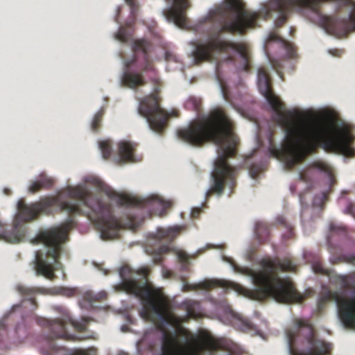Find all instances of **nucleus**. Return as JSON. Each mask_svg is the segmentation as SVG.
I'll return each instance as SVG.
<instances>
[{"label":"nucleus","mask_w":355,"mask_h":355,"mask_svg":"<svg viewBox=\"0 0 355 355\" xmlns=\"http://www.w3.org/2000/svg\"><path fill=\"white\" fill-rule=\"evenodd\" d=\"M66 192L69 198L80 201L85 209H83L78 203L63 201L58 197H46L31 205H26L24 199H20L12 230H7L6 224L0 219V240L17 243L24 240L26 233V227L22 223L34 220L40 213L53 206H58L62 211L69 214V218L66 222L59 227L41 232L33 241V243H41L46 248L45 252L38 250L35 252L34 263L36 274L50 280L55 278V271L61 266L60 257L64 251L63 245L67 241L69 231L76 225L73 216H86L101 232L104 239L116 237L121 227L113 214L110 202H103L83 187H68Z\"/></svg>","instance_id":"f257e3e1"},{"label":"nucleus","mask_w":355,"mask_h":355,"mask_svg":"<svg viewBox=\"0 0 355 355\" xmlns=\"http://www.w3.org/2000/svg\"><path fill=\"white\" fill-rule=\"evenodd\" d=\"M257 82L261 94L277 114L276 121L286 132L279 146L275 143L273 133L268 135V150L275 157L283 159L288 169L303 162L319 147L329 153H338L354 157L355 140L352 127L337 124L331 119L315 120L294 111L284 112V105L275 94L267 69H258Z\"/></svg>","instance_id":"f03ea898"},{"label":"nucleus","mask_w":355,"mask_h":355,"mask_svg":"<svg viewBox=\"0 0 355 355\" xmlns=\"http://www.w3.org/2000/svg\"><path fill=\"white\" fill-rule=\"evenodd\" d=\"M177 135L180 139L193 146L212 142L218 147L210 187L205 193L206 200L213 195L221 196L225 185L231 190L234 189L237 173L227 159L236 155L239 139L234 132V123L225 109L216 107L211 110L206 116L179 129Z\"/></svg>","instance_id":"7ed1b4c3"},{"label":"nucleus","mask_w":355,"mask_h":355,"mask_svg":"<svg viewBox=\"0 0 355 355\" xmlns=\"http://www.w3.org/2000/svg\"><path fill=\"white\" fill-rule=\"evenodd\" d=\"M149 272L147 268H139L136 273L144 279L139 282L134 278L135 272L132 268L128 266H122L119 270L122 282L117 287L141 300L143 306L141 313L142 318L159 323L158 327H161L164 323L174 327L180 326L182 320L171 312L169 300L164 293L163 289L156 288L148 282Z\"/></svg>","instance_id":"20e7f679"},{"label":"nucleus","mask_w":355,"mask_h":355,"mask_svg":"<svg viewBox=\"0 0 355 355\" xmlns=\"http://www.w3.org/2000/svg\"><path fill=\"white\" fill-rule=\"evenodd\" d=\"M160 355H242V350L231 340L208 331L193 333L180 327L175 333H164Z\"/></svg>","instance_id":"39448f33"},{"label":"nucleus","mask_w":355,"mask_h":355,"mask_svg":"<svg viewBox=\"0 0 355 355\" xmlns=\"http://www.w3.org/2000/svg\"><path fill=\"white\" fill-rule=\"evenodd\" d=\"M261 269L250 270L254 284L257 287L260 299L272 297L281 303L302 302L304 297L297 291L289 278H281L279 272L294 271L295 266L288 259H263Z\"/></svg>","instance_id":"423d86ee"},{"label":"nucleus","mask_w":355,"mask_h":355,"mask_svg":"<svg viewBox=\"0 0 355 355\" xmlns=\"http://www.w3.org/2000/svg\"><path fill=\"white\" fill-rule=\"evenodd\" d=\"M290 355H329L330 343L315 336L313 325L307 320L294 318L285 330Z\"/></svg>","instance_id":"0eeeda50"},{"label":"nucleus","mask_w":355,"mask_h":355,"mask_svg":"<svg viewBox=\"0 0 355 355\" xmlns=\"http://www.w3.org/2000/svg\"><path fill=\"white\" fill-rule=\"evenodd\" d=\"M151 44L146 40H135L132 46L134 55L131 59L124 60L126 69L121 76V84L131 89L144 86L146 81L143 73L155 70L149 56Z\"/></svg>","instance_id":"6e6552de"},{"label":"nucleus","mask_w":355,"mask_h":355,"mask_svg":"<svg viewBox=\"0 0 355 355\" xmlns=\"http://www.w3.org/2000/svg\"><path fill=\"white\" fill-rule=\"evenodd\" d=\"M151 80L155 85L154 92L140 101L138 111L139 114L146 119L150 128L162 135L167 127L169 114L160 107V80L157 78Z\"/></svg>","instance_id":"1a4fd4ad"},{"label":"nucleus","mask_w":355,"mask_h":355,"mask_svg":"<svg viewBox=\"0 0 355 355\" xmlns=\"http://www.w3.org/2000/svg\"><path fill=\"white\" fill-rule=\"evenodd\" d=\"M37 323L43 327L49 329V334L47 338L53 340L61 338L66 340H71L72 336H71L66 329V326L71 324L76 330L79 331H84L87 328V321L84 320L78 322L73 320L68 312H65L62 318L55 319L53 320H48L45 318H37Z\"/></svg>","instance_id":"9d476101"},{"label":"nucleus","mask_w":355,"mask_h":355,"mask_svg":"<svg viewBox=\"0 0 355 355\" xmlns=\"http://www.w3.org/2000/svg\"><path fill=\"white\" fill-rule=\"evenodd\" d=\"M334 300L338 306L340 318L347 327L355 329V291L354 297L348 299L339 295L337 292L328 291L319 301V309L325 302Z\"/></svg>","instance_id":"9b49d317"},{"label":"nucleus","mask_w":355,"mask_h":355,"mask_svg":"<svg viewBox=\"0 0 355 355\" xmlns=\"http://www.w3.org/2000/svg\"><path fill=\"white\" fill-rule=\"evenodd\" d=\"M108 195L121 206L146 207L157 205L164 209L168 207L164 200L156 195H153L147 198H139L130 194L119 193L114 191L110 192Z\"/></svg>","instance_id":"f8f14e48"},{"label":"nucleus","mask_w":355,"mask_h":355,"mask_svg":"<svg viewBox=\"0 0 355 355\" xmlns=\"http://www.w3.org/2000/svg\"><path fill=\"white\" fill-rule=\"evenodd\" d=\"M277 44V46L286 52L287 58H294L296 55L295 47L293 44L283 37H280L278 34L275 32H272L269 34L266 42H265V52L266 55L270 60V62L272 68L278 73H281L282 69L280 61L274 59L270 54V49L272 47V44Z\"/></svg>","instance_id":"ddd939ff"},{"label":"nucleus","mask_w":355,"mask_h":355,"mask_svg":"<svg viewBox=\"0 0 355 355\" xmlns=\"http://www.w3.org/2000/svg\"><path fill=\"white\" fill-rule=\"evenodd\" d=\"M189 8L188 0H173L172 6L166 9L164 14L168 21L173 22L180 28H184L188 21L186 10Z\"/></svg>","instance_id":"4468645a"},{"label":"nucleus","mask_w":355,"mask_h":355,"mask_svg":"<svg viewBox=\"0 0 355 355\" xmlns=\"http://www.w3.org/2000/svg\"><path fill=\"white\" fill-rule=\"evenodd\" d=\"M313 169H317L322 172L329 173L331 171L330 166L324 162L315 161L312 162L308 167L300 171L299 177L300 180L304 182H310L314 177Z\"/></svg>","instance_id":"2eb2a0df"},{"label":"nucleus","mask_w":355,"mask_h":355,"mask_svg":"<svg viewBox=\"0 0 355 355\" xmlns=\"http://www.w3.org/2000/svg\"><path fill=\"white\" fill-rule=\"evenodd\" d=\"M17 293L23 296L24 299L28 300L35 307H37V303L35 295L37 293H44L45 288L40 287H31L23 284H17L15 287Z\"/></svg>","instance_id":"dca6fc26"},{"label":"nucleus","mask_w":355,"mask_h":355,"mask_svg":"<svg viewBox=\"0 0 355 355\" xmlns=\"http://www.w3.org/2000/svg\"><path fill=\"white\" fill-rule=\"evenodd\" d=\"M137 145L127 141H121L119 143V154L121 159L124 162H132L134 154Z\"/></svg>","instance_id":"f3484780"},{"label":"nucleus","mask_w":355,"mask_h":355,"mask_svg":"<svg viewBox=\"0 0 355 355\" xmlns=\"http://www.w3.org/2000/svg\"><path fill=\"white\" fill-rule=\"evenodd\" d=\"M254 235L259 243H266L270 238V227L264 221H257L254 226Z\"/></svg>","instance_id":"a211bd4d"},{"label":"nucleus","mask_w":355,"mask_h":355,"mask_svg":"<svg viewBox=\"0 0 355 355\" xmlns=\"http://www.w3.org/2000/svg\"><path fill=\"white\" fill-rule=\"evenodd\" d=\"M53 183L54 180L53 178L48 177L44 174H41L38 180L31 182L28 187V191L29 192L34 193L43 189H48L53 186Z\"/></svg>","instance_id":"6ab92c4d"},{"label":"nucleus","mask_w":355,"mask_h":355,"mask_svg":"<svg viewBox=\"0 0 355 355\" xmlns=\"http://www.w3.org/2000/svg\"><path fill=\"white\" fill-rule=\"evenodd\" d=\"M233 326L241 331L254 330V327L252 322L246 318L235 315L232 321Z\"/></svg>","instance_id":"aec40b11"},{"label":"nucleus","mask_w":355,"mask_h":355,"mask_svg":"<svg viewBox=\"0 0 355 355\" xmlns=\"http://www.w3.org/2000/svg\"><path fill=\"white\" fill-rule=\"evenodd\" d=\"M178 234V229L175 227L169 229H159L156 233L155 237L159 240H166L171 243Z\"/></svg>","instance_id":"412c9836"},{"label":"nucleus","mask_w":355,"mask_h":355,"mask_svg":"<svg viewBox=\"0 0 355 355\" xmlns=\"http://www.w3.org/2000/svg\"><path fill=\"white\" fill-rule=\"evenodd\" d=\"M187 315L191 318H196L199 315L200 304L196 301H187L183 303Z\"/></svg>","instance_id":"4be33fe9"},{"label":"nucleus","mask_w":355,"mask_h":355,"mask_svg":"<svg viewBox=\"0 0 355 355\" xmlns=\"http://www.w3.org/2000/svg\"><path fill=\"white\" fill-rule=\"evenodd\" d=\"M172 248L168 245H162L155 250V255L153 257L154 263L161 264L164 260L163 254L170 252Z\"/></svg>","instance_id":"5701e85b"},{"label":"nucleus","mask_w":355,"mask_h":355,"mask_svg":"<svg viewBox=\"0 0 355 355\" xmlns=\"http://www.w3.org/2000/svg\"><path fill=\"white\" fill-rule=\"evenodd\" d=\"M103 114L104 111L101 109L99 111H98L94 116V118L91 123V128L93 131L96 132L101 128Z\"/></svg>","instance_id":"b1692460"},{"label":"nucleus","mask_w":355,"mask_h":355,"mask_svg":"<svg viewBox=\"0 0 355 355\" xmlns=\"http://www.w3.org/2000/svg\"><path fill=\"white\" fill-rule=\"evenodd\" d=\"M132 33L130 31L123 26L120 27L119 29L116 37L118 40L122 42H126L128 41V40L131 37Z\"/></svg>","instance_id":"393cba45"},{"label":"nucleus","mask_w":355,"mask_h":355,"mask_svg":"<svg viewBox=\"0 0 355 355\" xmlns=\"http://www.w3.org/2000/svg\"><path fill=\"white\" fill-rule=\"evenodd\" d=\"M103 157L105 159H108L112 155V146L109 141H103L99 144Z\"/></svg>","instance_id":"a878e982"},{"label":"nucleus","mask_w":355,"mask_h":355,"mask_svg":"<svg viewBox=\"0 0 355 355\" xmlns=\"http://www.w3.org/2000/svg\"><path fill=\"white\" fill-rule=\"evenodd\" d=\"M186 107L196 111V112H199L201 110V101L200 99L191 97L186 102Z\"/></svg>","instance_id":"bb28decb"},{"label":"nucleus","mask_w":355,"mask_h":355,"mask_svg":"<svg viewBox=\"0 0 355 355\" xmlns=\"http://www.w3.org/2000/svg\"><path fill=\"white\" fill-rule=\"evenodd\" d=\"M126 3L130 6L131 10V15L134 18H136L139 10V4L137 2V0H125Z\"/></svg>","instance_id":"cd10ccee"},{"label":"nucleus","mask_w":355,"mask_h":355,"mask_svg":"<svg viewBox=\"0 0 355 355\" xmlns=\"http://www.w3.org/2000/svg\"><path fill=\"white\" fill-rule=\"evenodd\" d=\"M220 85L221 93L223 94L224 99L227 102H230L231 97H230V92H229V89H228L227 86L225 84V83H223L222 81H220Z\"/></svg>","instance_id":"c85d7f7f"},{"label":"nucleus","mask_w":355,"mask_h":355,"mask_svg":"<svg viewBox=\"0 0 355 355\" xmlns=\"http://www.w3.org/2000/svg\"><path fill=\"white\" fill-rule=\"evenodd\" d=\"M313 270L315 273L319 274H327V270L323 268L322 263L320 262H315L313 265Z\"/></svg>","instance_id":"c756f323"},{"label":"nucleus","mask_w":355,"mask_h":355,"mask_svg":"<svg viewBox=\"0 0 355 355\" xmlns=\"http://www.w3.org/2000/svg\"><path fill=\"white\" fill-rule=\"evenodd\" d=\"M177 256L178 259L182 262H187L189 259V255L185 252L181 250L177 252Z\"/></svg>","instance_id":"7c9ffc66"},{"label":"nucleus","mask_w":355,"mask_h":355,"mask_svg":"<svg viewBox=\"0 0 355 355\" xmlns=\"http://www.w3.org/2000/svg\"><path fill=\"white\" fill-rule=\"evenodd\" d=\"M277 220H278V222H279L280 224H282V225H285V226L288 228V233H289V236H288V237H289V238H290V237H291V236H293V227H292V226H291V225H287V223H286V220H284V218H283L282 217L279 218L277 219Z\"/></svg>","instance_id":"2f4dec72"},{"label":"nucleus","mask_w":355,"mask_h":355,"mask_svg":"<svg viewBox=\"0 0 355 355\" xmlns=\"http://www.w3.org/2000/svg\"><path fill=\"white\" fill-rule=\"evenodd\" d=\"M81 355H96V349L94 348H90L87 350H80Z\"/></svg>","instance_id":"473e14b6"},{"label":"nucleus","mask_w":355,"mask_h":355,"mask_svg":"<svg viewBox=\"0 0 355 355\" xmlns=\"http://www.w3.org/2000/svg\"><path fill=\"white\" fill-rule=\"evenodd\" d=\"M201 213V209L198 207L193 208L191 211V217L193 218H198Z\"/></svg>","instance_id":"72a5a7b5"},{"label":"nucleus","mask_w":355,"mask_h":355,"mask_svg":"<svg viewBox=\"0 0 355 355\" xmlns=\"http://www.w3.org/2000/svg\"><path fill=\"white\" fill-rule=\"evenodd\" d=\"M329 53L334 56H340L343 53V50L339 49H331L329 50Z\"/></svg>","instance_id":"f704fd0d"},{"label":"nucleus","mask_w":355,"mask_h":355,"mask_svg":"<svg viewBox=\"0 0 355 355\" xmlns=\"http://www.w3.org/2000/svg\"><path fill=\"white\" fill-rule=\"evenodd\" d=\"M338 279L341 282L342 286L344 288H347L348 287V282L347 279L345 277H339Z\"/></svg>","instance_id":"c9c22d12"},{"label":"nucleus","mask_w":355,"mask_h":355,"mask_svg":"<svg viewBox=\"0 0 355 355\" xmlns=\"http://www.w3.org/2000/svg\"><path fill=\"white\" fill-rule=\"evenodd\" d=\"M340 230L343 232L345 231V227H337L335 225H331L330 226V230L332 231V232H336L338 230Z\"/></svg>","instance_id":"e433bc0d"},{"label":"nucleus","mask_w":355,"mask_h":355,"mask_svg":"<svg viewBox=\"0 0 355 355\" xmlns=\"http://www.w3.org/2000/svg\"><path fill=\"white\" fill-rule=\"evenodd\" d=\"M205 287L207 289H210L216 286V282H205Z\"/></svg>","instance_id":"4c0bfd02"},{"label":"nucleus","mask_w":355,"mask_h":355,"mask_svg":"<svg viewBox=\"0 0 355 355\" xmlns=\"http://www.w3.org/2000/svg\"><path fill=\"white\" fill-rule=\"evenodd\" d=\"M191 290V286L188 284H184L183 286V288H182V291L186 292V291H189Z\"/></svg>","instance_id":"58836bf2"},{"label":"nucleus","mask_w":355,"mask_h":355,"mask_svg":"<svg viewBox=\"0 0 355 355\" xmlns=\"http://www.w3.org/2000/svg\"><path fill=\"white\" fill-rule=\"evenodd\" d=\"M321 198H322V200H323V201L327 200V198H328V193H327V192L322 193Z\"/></svg>","instance_id":"ea45409f"},{"label":"nucleus","mask_w":355,"mask_h":355,"mask_svg":"<svg viewBox=\"0 0 355 355\" xmlns=\"http://www.w3.org/2000/svg\"><path fill=\"white\" fill-rule=\"evenodd\" d=\"M353 207H354V205H353V204H352V203H351V204H349V205H348V207H347V209H348V211H350V212H351V211H352V209H353Z\"/></svg>","instance_id":"a19ab883"},{"label":"nucleus","mask_w":355,"mask_h":355,"mask_svg":"<svg viewBox=\"0 0 355 355\" xmlns=\"http://www.w3.org/2000/svg\"><path fill=\"white\" fill-rule=\"evenodd\" d=\"M73 291H72V290H69V291H68V292H67V295L68 296H71V295H73Z\"/></svg>","instance_id":"79ce46f5"},{"label":"nucleus","mask_w":355,"mask_h":355,"mask_svg":"<svg viewBox=\"0 0 355 355\" xmlns=\"http://www.w3.org/2000/svg\"><path fill=\"white\" fill-rule=\"evenodd\" d=\"M4 193H5L6 195H10V191L8 189H4Z\"/></svg>","instance_id":"37998d69"},{"label":"nucleus","mask_w":355,"mask_h":355,"mask_svg":"<svg viewBox=\"0 0 355 355\" xmlns=\"http://www.w3.org/2000/svg\"><path fill=\"white\" fill-rule=\"evenodd\" d=\"M294 32H295V28L291 27V29H290L291 35H293Z\"/></svg>","instance_id":"c03bdc74"},{"label":"nucleus","mask_w":355,"mask_h":355,"mask_svg":"<svg viewBox=\"0 0 355 355\" xmlns=\"http://www.w3.org/2000/svg\"><path fill=\"white\" fill-rule=\"evenodd\" d=\"M98 185L100 186V182L99 180H97Z\"/></svg>","instance_id":"a18cd8bd"}]
</instances>
